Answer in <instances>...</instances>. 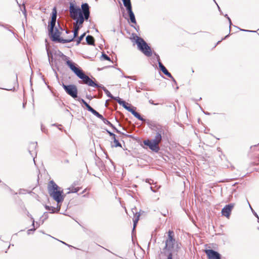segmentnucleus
<instances>
[{
    "instance_id": "10",
    "label": "nucleus",
    "mask_w": 259,
    "mask_h": 259,
    "mask_svg": "<svg viewBox=\"0 0 259 259\" xmlns=\"http://www.w3.org/2000/svg\"><path fill=\"white\" fill-rule=\"evenodd\" d=\"M61 85L67 95L73 99L77 98L78 89L75 84H65L62 82Z\"/></svg>"
},
{
    "instance_id": "41",
    "label": "nucleus",
    "mask_w": 259,
    "mask_h": 259,
    "mask_svg": "<svg viewBox=\"0 0 259 259\" xmlns=\"http://www.w3.org/2000/svg\"><path fill=\"white\" fill-rule=\"evenodd\" d=\"M27 215L28 217H29L31 220L32 221V225H34V218L32 217V216L31 215V214H30L29 213V212L28 211H27Z\"/></svg>"
},
{
    "instance_id": "29",
    "label": "nucleus",
    "mask_w": 259,
    "mask_h": 259,
    "mask_svg": "<svg viewBox=\"0 0 259 259\" xmlns=\"http://www.w3.org/2000/svg\"><path fill=\"white\" fill-rule=\"evenodd\" d=\"M80 27L79 26H77L74 30L72 31L73 33V36L72 38H73V40L75 37H76L78 35V31L80 29Z\"/></svg>"
},
{
    "instance_id": "52",
    "label": "nucleus",
    "mask_w": 259,
    "mask_h": 259,
    "mask_svg": "<svg viewBox=\"0 0 259 259\" xmlns=\"http://www.w3.org/2000/svg\"><path fill=\"white\" fill-rule=\"evenodd\" d=\"M240 30L243 31H247V32H256L255 31L248 30L243 29H240Z\"/></svg>"
},
{
    "instance_id": "25",
    "label": "nucleus",
    "mask_w": 259,
    "mask_h": 259,
    "mask_svg": "<svg viewBox=\"0 0 259 259\" xmlns=\"http://www.w3.org/2000/svg\"><path fill=\"white\" fill-rule=\"evenodd\" d=\"M68 189L69 190V191L68 192L67 194L77 193L80 190V188L71 185Z\"/></svg>"
},
{
    "instance_id": "48",
    "label": "nucleus",
    "mask_w": 259,
    "mask_h": 259,
    "mask_svg": "<svg viewBox=\"0 0 259 259\" xmlns=\"http://www.w3.org/2000/svg\"><path fill=\"white\" fill-rule=\"evenodd\" d=\"M85 97H86V98H87L88 99H89V100H91L93 98H95V96H94V97H93V96H92L91 95H88V94H87V95H86V96H85Z\"/></svg>"
},
{
    "instance_id": "7",
    "label": "nucleus",
    "mask_w": 259,
    "mask_h": 259,
    "mask_svg": "<svg viewBox=\"0 0 259 259\" xmlns=\"http://www.w3.org/2000/svg\"><path fill=\"white\" fill-rule=\"evenodd\" d=\"M72 13L73 14H76V13L81 14L84 20L88 21L90 17V6L86 3H82L81 8L76 5V9L72 11Z\"/></svg>"
},
{
    "instance_id": "57",
    "label": "nucleus",
    "mask_w": 259,
    "mask_h": 259,
    "mask_svg": "<svg viewBox=\"0 0 259 259\" xmlns=\"http://www.w3.org/2000/svg\"><path fill=\"white\" fill-rule=\"evenodd\" d=\"M59 241H60V240H59ZM60 242H62L63 244H65V245H66L68 246V247H72V246H71V245H69V244H67L66 243H65V242H63V241H60Z\"/></svg>"
},
{
    "instance_id": "39",
    "label": "nucleus",
    "mask_w": 259,
    "mask_h": 259,
    "mask_svg": "<svg viewBox=\"0 0 259 259\" xmlns=\"http://www.w3.org/2000/svg\"><path fill=\"white\" fill-rule=\"evenodd\" d=\"M247 202H248V204H249V202H248V200H247ZM249 206H250V208H251V211H252V213H253V215H254V216H255L257 219H258V218H259V217H258V214H257V213H256V212H255V211H254V210L251 208V207L250 205V204H249Z\"/></svg>"
},
{
    "instance_id": "11",
    "label": "nucleus",
    "mask_w": 259,
    "mask_h": 259,
    "mask_svg": "<svg viewBox=\"0 0 259 259\" xmlns=\"http://www.w3.org/2000/svg\"><path fill=\"white\" fill-rule=\"evenodd\" d=\"M57 11L56 7H54L52 12L51 13V21L49 22L48 24V34L49 36L52 35L54 33L55 31L54 29L56 27V23L57 20Z\"/></svg>"
},
{
    "instance_id": "53",
    "label": "nucleus",
    "mask_w": 259,
    "mask_h": 259,
    "mask_svg": "<svg viewBox=\"0 0 259 259\" xmlns=\"http://www.w3.org/2000/svg\"><path fill=\"white\" fill-rule=\"evenodd\" d=\"M131 26L132 27H134V28L136 30V31H137V32H138V31H139V26H137V27H136V26H134V25H131Z\"/></svg>"
},
{
    "instance_id": "15",
    "label": "nucleus",
    "mask_w": 259,
    "mask_h": 259,
    "mask_svg": "<svg viewBox=\"0 0 259 259\" xmlns=\"http://www.w3.org/2000/svg\"><path fill=\"white\" fill-rule=\"evenodd\" d=\"M235 206V203H231L226 205L221 210L222 216H225L227 219H229L231 214V212Z\"/></svg>"
},
{
    "instance_id": "14",
    "label": "nucleus",
    "mask_w": 259,
    "mask_h": 259,
    "mask_svg": "<svg viewBox=\"0 0 259 259\" xmlns=\"http://www.w3.org/2000/svg\"><path fill=\"white\" fill-rule=\"evenodd\" d=\"M204 252L207 259H222V255L218 251L213 249H205Z\"/></svg>"
},
{
    "instance_id": "35",
    "label": "nucleus",
    "mask_w": 259,
    "mask_h": 259,
    "mask_svg": "<svg viewBox=\"0 0 259 259\" xmlns=\"http://www.w3.org/2000/svg\"><path fill=\"white\" fill-rule=\"evenodd\" d=\"M109 126H110L111 127H112V128L114 130V132L118 133V134H121V132L119 131L113 124H112L111 123V124H109Z\"/></svg>"
},
{
    "instance_id": "31",
    "label": "nucleus",
    "mask_w": 259,
    "mask_h": 259,
    "mask_svg": "<svg viewBox=\"0 0 259 259\" xmlns=\"http://www.w3.org/2000/svg\"><path fill=\"white\" fill-rule=\"evenodd\" d=\"M101 59L111 61L110 58L108 55H107L105 53H102V55L101 56Z\"/></svg>"
},
{
    "instance_id": "36",
    "label": "nucleus",
    "mask_w": 259,
    "mask_h": 259,
    "mask_svg": "<svg viewBox=\"0 0 259 259\" xmlns=\"http://www.w3.org/2000/svg\"><path fill=\"white\" fill-rule=\"evenodd\" d=\"M3 27L5 28V29H7L8 30H9L12 34H14V32L12 30H11V29H9L10 27H12L11 26H10L8 24H4L3 26Z\"/></svg>"
},
{
    "instance_id": "1",
    "label": "nucleus",
    "mask_w": 259,
    "mask_h": 259,
    "mask_svg": "<svg viewBox=\"0 0 259 259\" xmlns=\"http://www.w3.org/2000/svg\"><path fill=\"white\" fill-rule=\"evenodd\" d=\"M48 189L50 196L57 202V204L61 203L64 201L66 195L64 194L63 189L53 180L49 182Z\"/></svg>"
},
{
    "instance_id": "50",
    "label": "nucleus",
    "mask_w": 259,
    "mask_h": 259,
    "mask_svg": "<svg viewBox=\"0 0 259 259\" xmlns=\"http://www.w3.org/2000/svg\"><path fill=\"white\" fill-rule=\"evenodd\" d=\"M78 185H79V182L78 181H74L71 185L74 186H76Z\"/></svg>"
},
{
    "instance_id": "4",
    "label": "nucleus",
    "mask_w": 259,
    "mask_h": 259,
    "mask_svg": "<svg viewBox=\"0 0 259 259\" xmlns=\"http://www.w3.org/2000/svg\"><path fill=\"white\" fill-rule=\"evenodd\" d=\"M54 55L61 57L62 60L66 62V64L70 68V69L75 74L78 72L81 68L76 64L69 59V58L65 55L62 52L59 50L56 51Z\"/></svg>"
},
{
    "instance_id": "34",
    "label": "nucleus",
    "mask_w": 259,
    "mask_h": 259,
    "mask_svg": "<svg viewBox=\"0 0 259 259\" xmlns=\"http://www.w3.org/2000/svg\"><path fill=\"white\" fill-rule=\"evenodd\" d=\"M28 152H29L30 154L31 155L32 157H33V161L35 163L34 158L36 156L37 152L36 151H35L34 152V153H33L32 150H31L30 149H28Z\"/></svg>"
},
{
    "instance_id": "17",
    "label": "nucleus",
    "mask_w": 259,
    "mask_h": 259,
    "mask_svg": "<svg viewBox=\"0 0 259 259\" xmlns=\"http://www.w3.org/2000/svg\"><path fill=\"white\" fill-rule=\"evenodd\" d=\"M95 164L99 168L100 170H103L105 168V165L103 162L101 160V159L98 157L95 153Z\"/></svg>"
},
{
    "instance_id": "42",
    "label": "nucleus",
    "mask_w": 259,
    "mask_h": 259,
    "mask_svg": "<svg viewBox=\"0 0 259 259\" xmlns=\"http://www.w3.org/2000/svg\"><path fill=\"white\" fill-rule=\"evenodd\" d=\"M150 189L153 192H156L158 190V188H157L156 186H151L150 187Z\"/></svg>"
},
{
    "instance_id": "46",
    "label": "nucleus",
    "mask_w": 259,
    "mask_h": 259,
    "mask_svg": "<svg viewBox=\"0 0 259 259\" xmlns=\"http://www.w3.org/2000/svg\"><path fill=\"white\" fill-rule=\"evenodd\" d=\"M22 13L24 15L25 18H26V16H27V13H26V10L25 6H24L23 10H22Z\"/></svg>"
},
{
    "instance_id": "55",
    "label": "nucleus",
    "mask_w": 259,
    "mask_h": 259,
    "mask_svg": "<svg viewBox=\"0 0 259 259\" xmlns=\"http://www.w3.org/2000/svg\"><path fill=\"white\" fill-rule=\"evenodd\" d=\"M213 1L215 3V4H217V6H218V10L219 11V12H220L221 14L222 15L223 14L220 7L218 6V5L217 4V3H216V2L215 1V0H213Z\"/></svg>"
},
{
    "instance_id": "64",
    "label": "nucleus",
    "mask_w": 259,
    "mask_h": 259,
    "mask_svg": "<svg viewBox=\"0 0 259 259\" xmlns=\"http://www.w3.org/2000/svg\"><path fill=\"white\" fill-rule=\"evenodd\" d=\"M64 162L66 163H69V160L68 159L65 160Z\"/></svg>"
},
{
    "instance_id": "22",
    "label": "nucleus",
    "mask_w": 259,
    "mask_h": 259,
    "mask_svg": "<svg viewBox=\"0 0 259 259\" xmlns=\"http://www.w3.org/2000/svg\"><path fill=\"white\" fill-rule=\"evenodd\" d=\"M97 117L99 118V119H101L103 122L108 125H109V124H111V122L108 121L107 119L105 118L103 116L100 114L98 112H97L96 114L95 115Z\"/></svg>"
},
{
    "instance_id": "27",
    "label": "nucleus",
    "mask_w": 259,
    "mask_h": 259,
    "mask_svg": "<svg viewBox=\"0 0 259 259\" xmlns=\"http://www.w3.org/2000/svg\"><path fill=\"white\" fill-rule=\"evenodd\" d=\"M103 91L105 92V93L106 94L107 96H108L109 98H110L112 99H113L116 101V100L117 99L116 98H117V97L113 96L106 88L103 89Z\"/></svg>"
},
{
    "instance_id": "28",
    "label": "nucleus",
    "mask_w": 259,
    "mask_h": 259,
    "mask_svg": "<svg viewBox=\"0 0 259 259\" xmlns=\"http://www.w3.org/2000/svg\"><path fill=\"white\" fill-rule=\"evenodd\" d=\"M142 148L147 149L149 148L152 152L158 153L160 150V147H142Z\"/></svg>"
},
{
    "instance_id": "63",
    "label": "nucleus",
    "mask_w": 259,
    "mask_h": 259,
    "mask_svg": "<svg viewBox=\"0 0 259 259\" xmlns=\"http://www.w3.org/2000/svg\"><path fill=\"white\" fill-rule=\"evenodd\" d=\"M224 16H225V17H226L228 20V18H230V17L228 16V14H225V15H224Z\"/></svg>"
},
{
    "instance_id": "12",
    "label": "nucleus",
    "mask_w": 259,
    "mask_h": 259,
    "mask_svg": "<svg viewBox=\"0 0 259 259\" xmlns=\"http://www.w3.org/2000/svg\"><path fill=\"white\" fill-rule=\"evenodd\" d=\"M61 34V32L58 30L57 28H56L54 33L50 35L49 37L52 41L62 44H66L74 40L73 38L71 39H64L60 37Z\"/></svg>"
},
{
    "instance_id": "62",
    "label": "nucleus",
    "mask_w": 259,
    "mask_h": 259,
    "mask_svg": "<svg viewBox=\"0 0 259 259\" xmlns=\"http://www.w3.org/2000/svg\"><path fill=\"white\" fill-rule=\"evenodd\" d=\"M229 35H230V34H228V35H226L224 38H223L222 39L221 41H222V40H224V39H226V38H227L229 36Z\"/></svg>"
},
{
    "instance_id": "40",
    "label": "nucleus",
    "mask_w": 259,
    "mask_h": 259,
    "mask_svg": "<svg viewBox=\"0 0 259 259\" xmlns=\"http://www.w3.org/2000/svg\"><path fill=\"white\" fill-rule=\"evenodd\" d=\"M26 192H28H28L27 191V190L24 189H20L19 190V194H25ZM31 193V192H30H30H29V193Z\"/></svg>"
},
{
    "instance_id": "3",
    "label": "nucleus",
    "mask_w": 259,
    "mask_h": 259,
    "mask_svg": "<svg viewBox=\"0 0 259 259\" xmlns=\"http://www.w3.org/2000/svg\"><path fill=\"white\" fill-rule=\"evenodd\" d=\"M149 125V127L152 130H154L155 128L158 131L154 139H147L143 141V143L144 144V146H158V144L162 140L161 134L163 131L161 128H159L157 127L155 123H152L150 124Z\"/></svg>"
},
{
    "instance_id": "32",
    "label": "nucleus",
    "mask_w": 259,
    "mask_h": 259,
    "mask_svg": "<svg viewBox=\"0 0 259 259\" xmlns=\"http://www.w3.org/2000/svg\"><path fill=\"white\" fill-rule=\"evenodd\" d=\"M85 35V33H83L78 37V38L76 39V45H78L81 42Z\"/></svg>"
},
{
    "instance_id": "23",
    "label": "nucleus",
    "mask_w": 259,
    "mask_h": 259,
    "mask_svg": "<svg viewBox=\"0 0 259 259\" xmlns=\"http://www.w3.org/2000/svg\"><path fill=\"white\" fill-rule=\"evenodd\" d=\"M122 1L127 11L132 9L131 0H122Z\"/></svg>"
},
{
    "instance_id": "26",
    "label": "nucleus",
    "mask_w": 259,
    "mask_h": 259,
    "mask_svg": "<svg viewBox=\"0 0 259 259\" xmlns=\"http://www.w3.org/2000/svg\"><path fill=\"white\" fill-rule=\"evenodd\" d=\"M140 213H139L138 215H137V213H136L134 215V218L133 219V227H134V228H136L138 222L140 219Z\"/></svg>"
},
{
    "instance_id": "61",
    "label": "nucleus",
    "mask_w": 259,
    "mask_h": 259,
    "mask_svg": "<svg viewBox=\"0 0 259 259\" xmlns=\"http://www.w3.org/2000/svg\"><path fill=\"white\" fill-rule=\"evenodd\" d=\"M168 213V211L167 210H166L163 213H161V214L164 215V216H166V213Z\"/></svg>"
},
{
    "instance_id": "20",
    "label": "nucleus",
    "mask_w": 259,
    "mask_h": 259,
    "mask_svg": "<svg viewBox=\"0 0 259 259\" xmlns=\"http://www.w3.org/2000/svg\"><path fill=\"white\" fill-rule=\"evenodd\" d=\"M46 50H47V55H48V60H49V62L51 66H53V60H54V58H53V53H52V52L51 51H50L47 46H46Z\"/></svg>"
},
{
    "instance_id": "5",
    "label": "nucleus",
    "mask_w": 259,
    "mask_h": 259,
    "mask_svg": "<svg viewBox=\"0 0 259 259\" xmlns=\"http://www.w3.org/2000/svg\"><path fill=\"white\" fill-rule=\"evenodd\" d=\"M116 102L120 105H121L125 109L131 112L136 118L141 121L145 120L143 118L140 113L136 112V107L132 106L131 104L126 103L123 99H121L119 97H117Z\"/></svg>"
},
{
    "instance_id": "51",
    "label": "nucleus",
    "mask_w": 259,
    "mask_h": 259,
    "mask_svg": "<svg viewBox=\"0 0 259 259\" xmlns=\"http://www.w3.org/2000/svg\"><path fill=\"white\" fill-rule=\"evenodd\" d=\"M170 78H171V79L173 83L177 85V82L176 79L173 77V76H172V77H170Z\"/></svg>"
},
{
    "instance_id": "16",
    "label": "nucleus",
    "mask_w": 259,
    "mask_h": 259,
    "mask_svg": "<svg viewBox=\"0 0 259 259\" xmlns=\"http://www.w3.org/2000/svg\"><path fill=\"white\" fill-rule=\"evenodd\" d=\"M158 61V66L159 69L160 71H161L165 75L168 76V77H172V75L168 72L165 67L162 64V63L160 61V59L159 56H157Z\"/></svg>"
},
{
    "instance_id": "13",
    "label": "nucleus",
    "mask_w": 259,
    "mask_h": 259,
    "mask_svg": "<svg viewBox=\"0 0 259 259\" xmlns=\"http://www.w3.org/2000/svg\"><path fill=\"white\" fill-rule=\"evenodd\" d=\"M122 148L123 150L125 151V154L127 155H131L134 157H138L141 156L142 153V149H138L134 147H120Z\"/></svg>"
},
{
    "instance_id": "56",
    "label": "nucleus",
    "mask_w": 259,
    "mask_h": 259,
    "mask_svg": "<svg viewBox=\"0 0 259 259\" xmlns=\"http://www.w3.org/2000/svg\"><path fill=\"white\" fill-rule=\"evenodd\" d=\"M52 69H53V71H54V73H55V75H56V77H57V78H58V73H57V72H56V70H55V69H54L53 67H52Z\"/></svg>"
},
{
    "instance_id": "37",
    "label": "nucleus",
    "mask_w": 259,
    "mask_h": 259,
    "mask_svg": "<svg viewBox=\"0 0 259 259\" xmlns=\"http://www.w3.org/2000/svg\"><path fill=\"white\" fill-rule=\"evenodd\" d=\"M33 226V228H31V229H28L27 230V234L28 235L30 234L31 233H33V232L35 231V229L34 228V225H32Z\"/></svg>"
},
{
    "instance_id": "24",
    "label": "nucleus",
    "mask_w": 259,
    "mask_h": 259,
    "mask_svg": "<svg viewBox=\"0 0 259 259\" xmlns=\"http://www.w3.org/2000/svg\"><path fill=\"white\" fill-rule=\"evenodd\" d=\"M87 109L90 112H91L94 115L96 114L97 111L93 108L86 101L83 104Z\"/></svg>"
},
{
    "instance_id": "49",
    "label": "nucleus",
    "mask_w": 259,
    "mask_h": 259,
    "mask_svg": "<svg viewBox=\"0 0 259 259\" xmlns=\"http://www.w3.org/2000/svg\"><path fill=\"white\" fill-rule=\"evenodd\" d=\"M199 107H200V108L201 110L202 111V112L204 113V114H205V115H210V113H209V112H207V111H204V110H203V109H202V108L200 106H199Z\"/></svg>"
},
{
    "instance_id": "38",
    "label": "nucleus",
    "mask_w": 259,
    "mask_h": 259,
    "mask_svg": "<svg viewBox=\"0 0 259 259\" xmlns=\"http://www.w3.org/2000/svg\"><path fill=\"white\" fill-rule=\"evenodd\" d=\"M166 259H173V254L172 251H168V255Z\"/></svg>"
},
{
    "instance_id": "44",
    "label": "nucleus",
    "mask_w": 259,
    "mask_h": 259,
    "mask_svg": "<svg viewBox=\"0 0 259 259\" xmlns=\"http://www.w3.org/2000/svg\"><path fill=\"white\" fill-rule=\"evenodd\" d=\"M76 100L78 101V102H80L82 104H83L85 101L84 100H83V99L80 98V97H78L77 96V98L76 99H75Z\"/></svg>"
},
{
    "instance_id": "8",
    "label": "nucleus",
    "mask_w": 259,
    "mask_h": 259,
    "mask_svg": "<svg viewBox=\"0 0 259 259\" xmlns=\"http://www.w3.org/2000/svg\"><path fill=\"white\" fill-rule=\"evenodd\" d=\"M76 5L73 2H70L69 3V10L71 17L75 20V23L77 26L82 27V25L85 21L82 15L80 14H73L72 11L76 10Z\"/></svg>"
},
{
    "instance_id": "54",
    "label": "nucleus",
    "mask_w": 259,
    "mask_h": 259,
    "mask_svg": "<svg viewBox=\"0 0 259 259\" xmlns=\"http://www.w3.org/2000/svg\"><path fill=\"white\" fill-rule=\"evenodd\" d=\"M228 21L229 22V28H230V31L231 30V26L232 24V23L231 19L230 18H228Z\"/></svg>"
},
{
    "instance_id": "47",
    "label": "nucleus",
    "mask_w": 259,
    "mask_h": 259,
    "mask_svg": "<svg viewBox=\"0 0 259 259\" xmlns=\"http://www.w3.org/2000/svg\"><path fill=\"white\" fill-rule=\"evenodd\" d=\"M100 149H101L102 151H103L104 153L107 156V152H106V151L105 150V149L103 148L104 147H101V146H100V147H98Z\"/></svg>"
},
{
    "instance_id": "59",
    "label": "nucleus",
    "mask_w": 259,
    "mask_h": 259,
    "mask_svg": "<svg viewBox=\"0 0 259 259\" xmlns=\"http://www.w3.org/2000/svg\"><path fill=\"white\" fill-rule=\"evenodd\" d=\"M123 77L124 78H131V79L132 78V76H131L123 75Z\"/></svg>"
},
{
    "instance_id": "18",
    "label": "nucleus",
    "mask_w": 259,
    "mask_h": 259,
    "mask_svg": "<svg viewBox=\"0 0 259 259\" xmlns=\"http://www.w3.org/2000/svg\"><path fill=\"white\" fill-rule=\"evenodd\" d=\"M45 208L50 211V213H58L61 209V205H58L56 208L54 206H49L46 204L45 205Z\"/></svg>"
},
{
    "instance_id": "9",
    "label": "nucleus",
    "mask_w": 259,
    "mask_h": 259,
    "mask_svg": "<svg viewBox=\"0 0 259 259\" xmlns=\"http://www.w3.org/2000/svg\"><path fill=\"white\" fill-rule=\"evenodd\" d=\"M176 242L175 234L173 231L169 230L167 232V238L165 241V246L163 250L172 251Z\"/></svg>"
},
{
    "instance_id": "30",
    "label": "nucleus",
    "mask_w": 259,
    "mask_h": 259,
    "mask_svg": "<svg viewBox=\"0 0 259 259\" xmlns=\"http://www.w3.org/2000/svg\"><path fill=\"white\" fill-rule=\"evenodd\" d=\"M128 136L133 138V141H134V144L135 145H138H138H140V146H143V145H142V142H141V141L140 139H135V138H134L133 137H132L131 135H130V136Z\"/></svg>"
},
{
    "instance_id": "33",
    "label": "nucleus",
    "mask_w": 259,
    "mask_h": 259,
    "mask_svg": "<svg viewBox=\"0 0 259 259\" xmlns=\"http://www.w3.org/2000/svg\"><path fill=\"white\" fill-rule=\"evenodd\" d=\"M49 217L48 213L47 212H45L42 216L40 218V219L43 218L41 220V224L44 223V221L47 219Z\"/></svg>"
},
{
    "instance_id": "43",
    "label": "nucleus",
    "mask_w": 259,
    "mask_h": 259,
    "mask_svg": "<svg viewBox=\"0 0 259 259\" xmlns=\"http://www.w3.org/2000/svg\"><path fill=\"white\" fill-rule=\"evenodd\" d=\"M114 142L115 143L114 146H121L120 143L119 142V141L118 140H117L116 139L115 137V139H114Z\"/></svg>"
},
{
    "instance_id": "2",
    "label": "nucleus",
    "mask_w": 259,
    "mask_h": 259,
    "mask_svg": "<svg viewBox=\"0 0 259 259\" xmlns=\"http://www.w3.org/2000/svg\"><path fill=\"white\" fill-rule=\"evenodd\" d=\"M134 37H136L135 42L137 45L138 49L145 56L150 57L152 55L151 47L142 37L138 36L136 34H133Z\"/></svg>"
},
{
    "instance_id": "45",
    "label": "nucleus",
    "mask_w": 259,
    "mask_h": 259,
    "mask_svg": "<svg viewBox=\"0 0 259 259\" xmlns=\"http://www.w3.org/2000/svg\"><path fill=\"white\" fill-rule=\"evenodd\" d=\"M106 131H107V133H108V134H109L111 137H112L114 139H115V137H116V135H115L114 133H112V132H110L109 131H108V130H106Z\"/></svg>"
},
{
    "instance_id": "6",
    "label": "nucleus",
    "mask_w": 259,
    "mask_h": 259,
    "mask_svg": "<svg viewBox=\"0 0 259 259\" xmlns=\"http://www.w3.org/2000/svg\"><path fill=\"white\" fill-rule=\"evenodd\" d=\"M79 79H81L84 84H87L90 87L94 88H100L103 90V89L106 88L102 84L95 82L90 77L86 75L84 72L81 68L76 75Z\"/></svg>"
},
{
    "instance_id": "19",
    "label": "nucleus",
    "mask_w": 259,
    "mask_h": 259,
    "mask_svg": "<svg viewBox=\"0 0 259 259\" xmlns=\"http://www.w3.org/2000/svg\"><path fill=\"white\" fill-rule=\"evenodd\" d=\"M127 13L129 18H130L129 20H128V22L134 24H137V21H136V19L135 18V14H134L132 9L129 10V11H127Z\"/></svg>"
},
{
    "instance_id": "60",
    "label": "nucleus",
    "mask_w": 259,
    "mask_h": 259,
    "mask_svg": "<svg viewBox=\"0 0 259 259\" xmlns=\"http://www.w3.org/2000/svg\"><path fill=\"white\" fill-rule=\"evenodd\" d=\"M149 102L151 104H152V105H156V104L154 103L153 101V100H150L149 101Z\"/></svg>"
},
{
    "instance_id": "58",
    "label": "nucleus",
    "mask_w": 259,
    "mask_h": 259,
    "mask_svg": "<svg viewBox=\"0 0 259 259\" xmlns=\"http://www.w3.org/2000/svg\"><path fill=\"white\" fill-rule=\"evenodd\" d=\"M135 228H134V227H133V228L132 229V232L133 235L134 234V233H136V229Z\"/></svg>"
},
{
    "instance_id": "21",
    "label": "nucleus",
    "mask_w": 259,
    "mask_h": 259,
    "mask_svg": "<svg viewBox=\"0 0 259 259\" xmlns=\"http://www.w3.org/2000/svg\"><path fill=\"white\" fill-rule=\"evenodd\" d=\"M87 44L91 46H95V39L92 35H88L85 38Z\"/></svg>"
}]
</instances>
